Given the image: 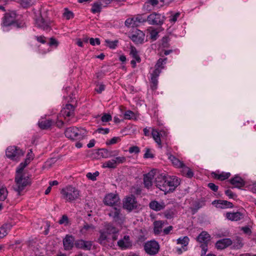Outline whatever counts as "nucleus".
Segmentation results:
<instances>
[{
  "label": "nucleus",
  "mask_w": 256,
  "mask_h": 256,
  "mask_svg": "<svg viewBox=\"0 0 256 256\" xmlns=\"http://www.w3.org/2000/svg\"><path fill=\"white\" fill-rule=\"evenodd\" d=\"M105 42L107 44L108 46L112 49H114L117 46L118 43V40H117L110 41L108 40H106Z\"/></svg>",
  "instance_id": "a18cd8bd"
},
{
  "label": "nucleus",
  "mask_w": 256,
  "mask_h": 256,
  "mask_svg": "<svg viewBox=\"0 0 256 256\" xmlns=\"http://www.w3.org/2000/svg\"><path fill=\"white\" fill-rule=\"evenodd\" d=\"M125 25L128 27H134L138 26V24L136 22L134 18H132L126 19L125 21Z\"/></svg>",
  "instance_id": "c03bdc74"
},
{
  "label": "nucleus",
  "mask_w": 256,
  "mask_h": 256,
  "mask_svg": "<svg viewBox=\"0 0 256 256\" xmlns=\"http://www.w3.org/2000/svg\"><path fill=\"white\" fill-rule=\"evenodd\" d=\"M166 154L168 156V158L170 160L172 164L176 168H182L185 166L184 164L182 161H180L171 154L168 152Z\"/></svg>",
  "instance_id": "4be33fe9"
},
{
  "label": "nucleus",
  "mask_w": 256,
  "mask_h": 256,
  "mask_svg": "<svg viewBox=\"0 0 256 256\" xmlns=\"http://www.w3.org/2000/svg\"><path fill=\"white\" fill-rule=\"evenodd\" d=\"M54 122L52 120H44L39 121L38 126L42 130L48 129L52 124Z\"/></svg>",
  "instance_id": "c756f323"
},
{
  "label": "nucleus",
  "mask_w": 256,
  "mask_h": 256,
  "mask_svg": "<svg viewBox=\"0 0 256 256\" xmlns=\"http://www.w3.org/2000/svg\"><path fill=\"white\" fill-rule=\"evenodd\" d=\"M177 244L182 245V248L184 251L186 250V246L188 245L190 239L188 236H185L183 237H180L177 240Z\"/></svg>",
  "instance_id": "473e14b6"
},
{
  "label": "nucleus",
  "mask_w": 256,
  "mask_h": 256,
  "mask_svg": "<svg viewBox=\"0 0 256 256\" xmlns=\"http://www.w3.org/2000/svg\"><path fill=\"white\" fill-rule=\"evenodd\" d=\"M134 116V112L131 110H126L124 114V118L126 120L131 119Z\"/></svg>",
  "instance_id": "3c124183"
},
{
  "label": "nucleus",
  "mask_w": 256,
  "mask_h": 256,
  "mask_svg": "<svg viewBox=\"0 0 256 256\" xmlns=\"http://www.w3.org/2000/svg\"><path fill=\"white\" fill-rule=\"evenodd\" d=\"M105 229L106 230V233L109 234H117L118 232V229L113 226L112 224H108L105 226Z\"/></svg>",
  "instance_id": "4c0bfd02"
},
{
  "label": "nucleus",
  "mask_w": 256,
  "mask_h": 256,
  "mask_svg": "<svg viewBox=\"0 0 256 256\" xmlns=\"http://www.w3.org/2000/svg\"><path fill=\"white\" fill-rule=\"evenodd\" d=\"M166 17L160 14L153 12L146 18L148 23L151 25L162 26L164 22Z\"/></svg>",
  "instance_id": "423d86ee"
},
{
  "label": "nucleus",
  "mask_w": 256,
  "mask_h": 256,
  "mask_svg": "<svg viewBox=\"0 0 256 256\" xmlns=\"http://www.w3.org/2000/svg\"><path fill=\"white\" fill-rule=\"evenodd\" d=\"M90 43L92 46H94L96 44L99 45L100 44V40L98 38H90Z\"/></svg>",
  "instance_id": "680f3d73"
},
{
  "label": "nucleus",
  "mask_w": 256,
  "mask_h": 256,
  "mask_svg": "<svg viewBox=\"0 0 256 256\" xmlns=\"http://www.w3.org/2000/svg\"><path fill=\"white\" fill-rule=\"evenodd\" d=\"M167 224L166 221L156 220L154 222V233L156 234H160L162 232V228L165 224Z\"/></svg>",
  "instance_id": "5701e85b"
},
{
  "label": "nucleus",
  "mask_w": 256,
  "mask_h": 256,
  "mask_svg": "<svg viewBox=\"0 0 256 256\" xmlns=\"http://www.w3.org/2000/svg\"><path fill=\"white\" fill-rule=\"evenodd\" d=\"M158 36V32H157L156 30H152L150 32V38L154 40H156Z\"/></svg>",
  "instance_id": "0e129e2a"
},
{
  "label": "nucleus",
  "mask_w": 256,
  "mask_h": 256,
  "mask_svg": "<svg viewBox=\"0 0 256 256\" xmlns=\"http://www.w3.org/2000/svg\"><path fill=\"white\" fill-rule=\"evenodd\" d=\"M130 55L134 58L138 62H140V58L138 54V52L135 47L131 46L130 50Z\"/></svg>",
  "instance_id": "e433bc0d"
},
{
  "label": "nucleus",
  "mask_w": 256,
  "mask_h": 256,
  "mask_svg": "<svg viewBox=\"0 0 256 256\" xmlns=\"http://www.w3.org/2000/svg\"><path fill=\"white\" fill-rule=\"evenodd\" d=\"M74 107L71 104H67L66 106L61 110L60 114H62L66 122L70 121V117L74 116Z\"/></svg>",
  "instance_id": "ddd939ff"
},
{
  "label": "nucleus",
  "mask_w": 256,
  "mask_h": 256,
  "mask_svg": "<svg viewBox=\"0 0 256 256\" xmlns=\"http://www.w3.org/2000/svg\"><path fill=\"white\" fill-rule=\"evenodd\" d=\"M230 183L234 185L235 188H240L245 185L244 180L238 176H236L230 180Z\"/></svg>",
  "instance_id": "412c9836"
},
{
  "label": "nucleus",
  "mask_w": 256,
  "mask_h": 256,
  "mask_svg": "<svg viewBox=\"0 0 256 256\" xmlns=\"http://www.w3.org/2000/svg\"><path fill=\"white\" fill-rule=\"evenodd\" d=\"M110 132V130L108 128H98L96 130V132H98L100 134H108Z\"/></svg>",
  "instance_id": "bf43d9fd"
},
{
  "label": "nucleus",
  "mask_w": 256,
  "mask_h": 256,
  "mask_svg": "<svg viewBox=\"0 0 256 256\" xmlns=\"http://www.w3.org/2000/svg\"><path fill=\"white\" fill-rule=\"evenodd\" d=\"M241 230L244 232L246 234H248L250 235L252 234V230L248 226H244L241 228Z\"/></svg>",
  "instance_id": "774afa93"
},
{
  "label": "nucleus",
  "mask_w": 256,
  "mask_h": 256,
  "mask_svg": "<svg viewBox=\"0 0 256 256\" xmlns=\"http://www.w3.org/2000/svg\"><path fill=\"white\" fill-rule=\"evenodd\" d=\"M104 204L110 206H116L120 204V198L117 194L112 193L108 194L106 196L104 200Z\"/></svg>",
  "instance_id": "9b49d317"
},
{
  "label": "nucleus",
  "mask_w": 256,
  "mask_h": 256,
  "mask_svg": "<svg viewBox=\"0 0 256 256\" xmlns=\"http://www.w3.org/2000/svg\"><path fill=\"white\" fill-rule=\"evenodd\" d=\"M116 152H110L106 148L100 149L98 152V154L100 157L103 158H108L114 156L115 154H113Z\"/></svg>",
  "instance_id": "2f4dec72"
},
{
  "label": "nucleus",
  "mask_w": 256,
  "mask_h": 256,
  "mask_svg": "<svg viewBox=\"0 0 256 256\" xmlns=\"http://www.w3.org/2000/svg\"><path fill=\"white\" fill-rule=\"evenodd\" d=\"M58 42L54 38H51L50 39V42L48 44L50 46H54L55 47H57L58 46Z\"/></svg>",
  "instance_id": "69168bd1"
},
{
  "label": "nucleus",
  "mask_w": 256,
  "mask_h": 256,
  "mask_svg": "<svg viewBox=\"0 0 256 256\" xmlns=\"http://www.w3.org/2000/svg\"><path fill=\"white\" fill-rule=\"evenodd\" d=\"M128 152L130 153L138 154L140 152V148L138 146H132L129 148Z\"/></svg>",
  "instance_id": "13d9d810"
},
{
  "label": "nucleus",
  "mask_w": 256,
  "mask_h": 256,
  "mask_svg": "<svg viewBox=\"0 0 256 256\" xmlns=\"http://www.w3.org/2000/svg\"><path fill=\"white\" fill-rule=\"evenodd\" d=\"M53 22L48 16L46 12L40 13L38 18L36 20V26L44 30L50 31L52 29Z\"/></svg>",
  "instance_id": "7ed1b4c3"
},
{
  "label": "nucleus",
  "mask_w": 256,
  "mask_h": 256,
  "mask_svg": "<svg viewBox=\"0 0 256 256\" xmlns=\"http://www.w3.org/2000/svg\"><path fill=\"white\" fill-rule=\"evenodd\" d=\"M120 140V138L119 137H114L110 140H108L106 142V144L107 145H111L116 144L118 140Z\"/></svg>",
  "instance_id": "6e6d98bb"
},
{
  "label": "nucleus",
  "mask_w": 256,
  "mask_h": 256,
  "mask_svg": "<svg viewBox=\"0 0 256 256\" xmlns=\"http://www.w3.org/2000/svg\"><path fill=\"white\" fill-rule=\"evenodd\" d=\"M114 160L116 162V166L119 164L124 163L126 161V158L124 156L116 157L115 158H114Z\"/></svg>",
  "instance_id": "de8ad7c7"
},
{
  "label": "nucleus",
  "mask_w": 256,
  "mask_h": 256,
  "mask_svg": "<svg viewBox=\"0 0 256 256\" xmlns=\"http://www.w3.org/2000/svg\"><path fill=\"white\" fill-rule=\"evenodd\" d=\"M118 245L122 248L124 249L131 246L130 236H124L122 239H121L118 242Z\"/></svg>",
  "instance_id": "b1692460"
},
{
  "label": "nucleus",
  "mask_w": 256,
  "mask_h": 256,
  "mask_svg": "<svg viewBox=\"0 0 256 256\" xmlns=\"http://www.w3.org/2000/svg\"><path fill=\"white\" fill-rule=\"evenodd\" d=\"M108 215L112 218L114 222L120 225L122 224L125 220V217L121 214L120 209L116 207L112 208L109 210Z\"/></svg>",
  "instance_id": "39448f33"
},
{
  "label": "nucleus",
  "mask_w": 256,
  "mask_h": 256,
  "mask_svg": "<svg viewBox=\"0 0 256 256\" xmlns=\"http://www.w3.org/2000/svg\"><path fill=\"white\" fill-rule=\"evenodd\" d=\"M212 204L217 208H232L234 206L231 202L221 200H214L212 202Z\"/></svg>",
  "instance_id": "a211bd4d"
},
{
  "label": "nucleus",
  "mask_w": 256,
  "mask_h": 256,
  "mask_svg": "<svg viewBox=\"0 0 256 256\" xmlns=\"http://www.w3.org/2000/svg\"><path fill=\"white\" fill-rule=\"evenodd\" d=\"M210 235L207 232H202L198 236L196 240L198 242L200 243L208 244L210 240Z\"/></svg>",
  "instance_id": "393cba45"
},
{
  "label": "nucleus",
  "mask_w": 256,
  "mask_h": 256,
  "mask_svg": "<svg viewBox=\"0 0 256 256\" xmlns=\"http://www.w3.org/2000/svg\"><path fill=\"white\" fill-rule=\"evenodd\" d=\"M6 154L8 158L12 160H17L24 155V152L17 146H11L7 148Z\"/></svg>",
  "instance_id": "6e6552de"
},
{
  "label": "nucleus",
  "mask_w": 256,
  "mask_h": 256,
  "mask_svg": "<svg viewBox=\"0 0 256 256\" xmlns=\"http://www.w3.org/2000/svg\"><path fill=\"white\" fill-rule=\"evenodd\" d=\"M200 247L202 248L201 256H204L208 251V244H202Z\"/></svg>",
  "instance_id": "4d7b16f0"
},
{
  "label": "nucleus",
  "mask_w": 256,
  "mask_h": 256,
  "mask_svg": "<svg viewBox=\"0 0 256 256\" xmlns=\"http://www.w3.org/2000/svg\"><path fill=\"white\" fill-rule=\"evenodd\" d=\"M75 242L74 236L66 234L62 241L64 249L66 250H71L74 245Z\"/></svg>",
  "instance_id": "2eb2a0df"
},
{
  "label": "nucleus",
  "mask_w": 256,
  "mask_h": 256,
  "mask_svg": "<svg viewBox=\"0 0 256 256\" xmlns=\"http://www.w3.org/2000/svg\"><path fill=\"white\" fill-rule=\"evenodd\" d=\"M152 134L155 142L159 145L161 146V140L160 138V134L156 130H152Z\"/></svg>",
  "instance_id": "a19ab883"
},
{
  "label": "nucleus",
  "mask_w": 256,
  "mask_h": 256,
  "mask_svg": "<svg viewBox=\"0 0 256 256\" xmlns=\"http://www.w3.org/2000/svg\"><path fill=\"white\" fill-rule=\"evenodd\" d=\"M112 119L110 114H104L101 118V120L102 122H108Z\"/></svg>",
  "instance_id": "864d4df0"
},
{
  "label": "nucleus",
  "mask_w": 256,
  "mask_h": 256,
  "mask_svg": "<svg viewBox=\"0 0 256 256\" xmlns=\"http://www.w3.org/2000/svg\"><path fill=\"white\" fill-rule=\"evenodd\" d=\"M154 178V176L148 173L144 174V187L148 189H149L152 186V180Z\"/></svg>",
  "instance_id": "cd10ccee"
},
{
  "label": "nucleus",
  "mask_w": 256,
  "mask_h": 256,
  "mask_svg": "<svg viewBox=\"0 0 256 256\" xmlns=\"http://www.w3.org/2000/svg\"><path fill=\"white\" fill-rule=\"evenodd\" d=\"M58 223L60 224H67L68 223V218L66 215H63L61 218L59 220Z\"/></svg>",
  "instance_id": "052dcab7"
},
{
  "label": "nucleus",
  "mask_w": 256,
  "mask_h": 256,
  "mask_svg": "<svg viewBox=\"0 0 256 256\" xmlns=\"http://www.w3.org/2000/svg\"><path fill=\"white\" fill-rule=\"evenodd\" d=\"M168 176L165 175L160 174L155 179L156 186L161 190L164 192L165 194L168 193L170 189H168Z\"/></svg>",
  "instance_id": "0eeeda50"
},
{
  "label": "nucleus",
  "mask_w": 256,
  "mask_h": 256,
  "mask_svg": "<svg viewBox=\"0 0 256 256\" xmlns=\"http://www.w3.org/2000/svg\"><path fill=\"white\" fill-rule=\"evenodd\" d=\"M65 12L64 13V16L67 20H70L74 17V14L71 11L68 10V8H65Z\"/></svg>",
  "instance_id": "603ef678"
},
{
  "label": "nucleus",
  "mask_w": 256,
  "mask_h": 256,
  "mask_svg": "<svg viewBox=\"0 0 256 256\" xmlns=\"http://www.w3.org/2000/svg\"><path fill=\"white\" fill-rule=\"evenodd\" d=\"M226 218L232 221H238L243 218V214L240 212H227Z\"/></svg>",
  "instance_id": "bb28decb"
},
{
  "label": "nucleus",
  "mask_w": 256,
  "mask_h": 256,
  "mask_svg": "<svg viewBox=\"0 0 256 256\" xmlns=\"http://www.w3.org/2000/svg\"><path fill=\"white\" fill-rule=\"evenodd\" d=\"M144 34L142 31L138 30L131 36V40L136 44H142L144 38Z\"/></svg>",
  "instance_id": "aec40b11"
},
{
  "label": "nucleus",
  "mask_w": 256,
  "mask_h": 256,
  "mask_svg": "<svg viewBox=\"0 0 256 256\" xmlns=\"http://www.w3.org/2000/svg\"><path fill=\"white\" fill-rule=\"evenodd\" d=\"M16 14L14 11H10L4 14L2 18V25L4 26H8L14 24L16 20Z\"/></svg>",
  "instance_id": "9d476101"
},
{
  "label": "nucleus",
  "mask_w": 256,
  "mask_h": 256,
  "mask_svg": "<svg viewBox=\"0 0 256 256\" xmlns=\"http://www.w3.org/2000/svg\"><path fill=\"white\" fill-rule=\"evenodd\" d=\"M167 58H159L157 61V62L155 66L154 70H158L161 71V70L164 68L162 66L164 64H166Z\"/></svg>",
  "instance_id": "79ce46f5"
},
{
  "label": "nucleus",
  "mask_w": 256,
  "mask_h": 256,
  "mask_svg": "<svg viewBox=\"0 0 256 256\" xmlns=\"http://www.w3.org/2000/svg\"><path fill=\"white\" fill-rule=\"evenodd\" d=\"M168 186L170 189L168 192H174L176 188L180 184V180L175 176H168Z\"/></svg>",
  "instance_id": "dca6fc26"
},
{
  "label": "nucleus",
  "mask_w": 256,
  "mask_h": 256,
  "mask_svg": "<svg viewBox=\"0 0 256 256\" xmlns=\"http://www.w3.org/2000/svg\"><path fill=\"white\" fill-rule=\"evenodd\" d=\"M212 176L216 179L220 180H224L228 179L230 176V172H222L221 174H218L216 172H212Z\"/></svg>",
  "instance_id": "c85d7f7f"
},
{
  "label": "nucleus",
  "mask_w": 256,
  "mask_h": 256,
  "mask_svg": "<svg viewBox=\"0 0 256 256\" xmlns=\"http://www.w3.org/2000/svg\"><path fill=\"white\" fill-rule=\"evenodd\" d=\"M116 167V162L114 159H111L104 162L102 165V168H115Z\"/></svg>",
  "instance_id": "ea45409f"
},
{
  "label": "nucleus",
  "mask_w": 256,
  "mask_h": 256,
  "mask_svg": "<svg viewBox=\"0 0 256 256\" xmlns=\"http://www.w3.org/2000/svg\"><path fill=\"white\" fill-rule=\"evenodd\" d=\"M101 6H103V4H101L100 2V4L98 2H94L91 9L92 12L94 14L100 12L101 10Z\"/></svg>",
  "instance_id": "37998d69"
},
{
  "label": "nucleus",
  "mask_w": 256,
  "mask_h": 256,
  "mask_svg": "<svg viewBox=\"0 0 256 256\" xmlns=\"http://www.w3.org/2000/svg\"><path fill=\"white\" fill-rule=\"evenodd\" d=\"M137 207V202L134 195L125 198L123 202V208L124 209L131 211Z\"/></svg>",
  "instance_id": "f8f14e48"
},
{
  "label": "nucleus",
  "mask_w": 256,
  "mask_h": 256,
  "mask_svg": "<svg viewBox=\"0 0 256 256\" xmlns=\"http://www.w3.org/2000/svg\"><path fill=\"white\" fill-rule=\"evenodd\" d=\"M160 74V70H154L150 74V88L152 90H156L157 88L158 80V78Z\"/></svg>",
  "instance_id": "f3484780"
},
{
  "label": "nucleus",
  "mask_w": 256,
  "mask_h": 256,
  "mask_svg": "<svg viewBox=\"0 0 256 256\" xmlns=\"http://www.w3.org/2000/svg\"><path fill=\"white\" fill-rule=\"evenodd\" d=\"M92 242L90 240H78L74 242L75 246L79 249L84 250H90L92 246Z\"/></svg>",
  "instance_id": "4468645a"
},
{
  "label": "nucleus",
  "mask_w": 256,
  "mask_h": 256,
  "mask_svg": "<svg viewBox=\"0 0 256 256\" xmlns=\"http://www.w3.org/2000/svg\"><path fill=\"white\" fill-rule=\"evenodd\" d=\"M26 166V164L22 162L16 170V174L14 179L16 184L13 188L19 196L22 195V192L30 183L28 178L24 176L22 174Z\"/></svg>",
  "instance_id": "f257e3e1"
},
{
  "label": "nucleus",
  "mask_w": 256,
  "mask_h": 256,
  "mask_svg": "<svg viewBox=\"0 0 256 256\" xmlns=\"http://www.w3.org/2000/svg\"><path fill=\"white\" fill-rule=\"evenodd\" d=\"M232 248L234 249L238 250L241 248L243 246L242 239L238 236H237L235 240L232 242Z\"/></svg>",
  "instance_id": "f704fd0d"
},
{
  "label": "nucleus",
  "mask_w": 256,
  "mask_h": 256,
  "mask_svg": "<svg viewBox=\"0 0 256 256\" xmlns=\"http://www.w3.org/2000/svg\"><path fill=\"white\" fill-rule=\"evenodd\" d=\"M100 235L98 238V242L102 245L106 246L108 244L109 242V238H108L106 232H104L100 231Z\"/></svg>",
  "instance_id": "7c9ffc66"
},
{
  "label": "nucleus",
  "mask_w": 256,
  "mask_h": 256,
  "mask_svg": "<svg viewBox=\"0 0 256 256\" xmlns=\"http://www.w3.org/2000/svg\"><path fill=\"white\" fill-rule=\"evenodd\" d=\"M180 16V12L176 13L174 15H172L171 16H170V21L171 22L174 23L177 20V19Z\"/></svg>",
  "instance_id": "e2e57ef3"
},
{
  "label": "nucleus",
  "mask_w": 256,
  "mask_h": 256,
  "mask_svg": "<svg viewBox=\"0 0 256 256\" xmlns=\"http://www.w3.org/2000/svg\"><path fill=\"white\" fill-rule=\"evenodd\" d=\"M61 194L63 198L68 202L76 200L80 196L79 191L76 188L70 186L62 188L61 190Z\"/></svg>",
  "instance_id": "20e7f679"
},
{
  "label": "nucleus",
  "mask_w": 256,
  "mask_h": 256,
  "mask_svg": "<svg viewBox=\"0 0 256 256\" xmlns=\"http://www.w3.org/2000/svg\"><path fill=\"white\" fill-rule=\"evenodd\" d=\"M208 187L214 192H217L218 190V186H216L214 184L210 182L208 184Z\"/></svg>",
  "instance_id": "338daca9"
},
{
  "label": "nucleus",
  "mask_w": 256,
  "mask_h": 256,
  "mask_svg": "<svg viewBox=\"0 0 256 256\" xmlns=\"http://www.w3.org/2000/svg\"><path fill=\"white\" fill-rule=\"evenodd\" d=\"M224 192L230 198H236L237 197L236 194L229 189L226 190Z\"/></svg>",
  "instance_id": "5fc2aeb1"
},
{
  "label": "nucleus",
  "mask_w": 256,
  "mask_h": 256,
  "mask_svg": "<svg viewBox=\"0 0 256 256\" xmlns=\"http://www.w3.org/2000/svg\"><path fill=\"white\" fill-rule=\"evenodd\" d=\"M232 241L230 238H225L218 240L216 244V247L218 250H223L232 245Z\"/></svg>",
  "instance_id": "6ab92c4d"
},
{
  "label": "nucleus",
  "mask_w": 256,
  "mask_h": 256,
  "mask_svg": "<svg viewBox=\"0 0 256 256\" xmlns=\"http://www.w3.org/2000/svg\"><path fill=\"white\" fill-rule=\"evenodd\" d=\"M164 214L167 219L172 218L176 214V210L174 208L166 210Z\"/></svg>",
  "instance_id": "58836bf2"
},
{
  "label": "nucleus",
  "mask_w": 256,
  "mask_h": 256,
  "mask_svg": "<svg viewBox=\"0 0 256 256\" xmlns=\"http://www.w3.org/2000/svg\"><path fill=\"white\" fill-rule=\"evenodd\" d=\"M12 226L10 224H6L0 228V239L7 235L8 230L11 228Z\"/></svg>",
  "instance_id": "72a5a7b5"
},
{
  "label": "nucleus",
  "mask_w": 256,
  "mask_h": 256,
  "mask_svg": "<svg viewBox=\"0 0 256 256\" xmlns=\"http://www.w3.org/2000/svg\"><path fill=\"white\" fill-rule=\"evenodd\" d=\"M134 18L136 22L138 24V26L140 23L147 22L146 18H144L142 15H138L134 17Z\"/></svg>",
  "instance_id": "49530a36"
},
{
  "label": "nucleus",
  "mask_w": 256,
  "mask_h": 256,
  "mask_svg": "<svg viewBox=\"0 0 256 256\" xmlns=\"http://www.w3.org/2000/svg\"><path fill=\"white\" fill-rule=\"evenodd\" d=\"M144 249L148 254L155 255L158 253L160 250V245L154 240L148 241L144 245Z\"/></svg>",
  "instance_id": "1a4fd4ad"
},
{
  "label": "nucleus",
  "mask_w": 256,
  "mask_h": 256,
  "mask_svg": "<svg viewBox=\"0 0 256 256\" xmlns=\"http://www.w3.org/2000/svg\"><path fill=\"white\" fill-rule=\"evenodd\" d=\"M99 175V172H95L92 174L91 172H88L86 174V177L93 181L96 180V178Z\"/></svg>",
  "instance_id": "09e8293b"
},
{
  "label": "nucleus",
  "mask_w": 256,
  "mask_h": 256,
  "mask_svg": "<svg viewBox=\"0 0 256 256\" xmlns=\"http://www.w3.org/2000/svg\"><path fill=\"white\" fill-rule=\"evenodd\" d=\"M86 134V130L82 128H78L76 126L68 128L64 132L66 136L73 140H82Z\"/></svg>",
  "instance_id": "f03ea898"
},
{
  "label": "nucleus",
  "mask_w": 256,
  "mask_h": 256,
  "mask_svg": "<svg viewBox=\"0 0 256 256\" xmlns=\"http://www.w3.org/2000/svg\"><path fill=\"white\" fill-rule=\"evenodd\" d=\"M150 208L155 211H160L165 207L164 202H158L156 200H152L149 204Z\"/></svg>",
  "instance_id": "a878e982"
},
{
  "label": "nucleus",
  "mask_w": 256,
  "mask_h": 256,
  "mask_svg": "<svg viewBox=\"0 0 256 256\" xmlns=\"http://www.w3.org/2000/svg\"><path fill=\"white\" fill-rule=\"evenodd\" d=\"M8 192L6 188L0 182V201H4L7 198Z\"/></svg>",
  "instance_id": "c9c22d12"
},
{
  "label": "nucleus",
  "mask_w": 256,
  "mask_h": 256,
  "mask_svg": "<svg viewBox=\"0 0 256 256\" xmlns=\"http://www.w3.org/2000/svg\"><path fill=\"white\" fill-rule=\"evenodd\" d=\"M144 158H154V155L150 152V148H146V152L144 154Z\"/></svg>",
  "instance_id": "8fccbe9b"
}]
</instances>
